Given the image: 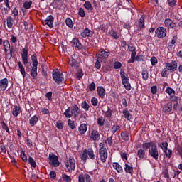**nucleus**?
Returning a JSON list of instances; mask_svg holds the SVG:
<instances>
[{
  "mask_svg": "<svg viewBox=\"0 0 182 182\" xmlns=\"http://www.w3.org/2000/svg\"><path fill=\"white\" fill-rule=\"evenodd\" d=\"M145 18L141 16L139 20L138 21V31H141V29H144L146 28L145 25Z\"/></svg>",
  "mask_w": 182,
  "mask_h": 182,
  "instance_id": "obj_23",
  "label": "nucleus"
},
{
  "mask_svg": "<svg viewBox=\"0 0 182 182\" xmlns=\"http://www.w3.org/2000/svg\"><path fill=\"white\" fill-rule=\"evenodd\" d=\"M110 56V53L107 52L105 50V49H101L100 50V54L98 55V60H100L101 62H105L106 59H107Z\"/></svg>",
  "mask_w": 182,
  "mask_h": 182,
  "instance_id": "obj_10",
  "label": "nucleus"
},
{
  "mask_svg": "<svg viewBox=\"0 0 182 182\" xmlns=\"http://www.w3.org/2000/svg\"><path fill=\"white\" fill-rule=\"evenodd\" d=\"M32 66L30 68L31 78L36 80L38 77V56L36 54L31 55Z\"/></svg>",
  "mask_w": 182,
  "mask_h": 182,
  "instance_id": "obj_2",
  "label": "nucleus"
},
{
  "mask_svg": "<svg viewBox=\"0 0 182 182\" xmlns=\"http://www.w3.org/2000/svg\"><path fill=\"white\" fill-rule=\"evenodd\" d=\"M87 154L88 155L89 159L91 160H95V152L93 151L92 148H88L87 149Z\"/></svg>",
  "mask_w": 182,
  "mask_h": 182,
  "instance_id": "obj_34",
  "label": "nucleus"
},
{
  "mask_svg": "<svg viewBox=\"0 0 182 182\" xmlns=\"http://www.w3.org/2000/svg\"><path fill=\"white\" fill-rule=\"evenodd\" d=\"M83 70L82 69H78L76 74L77 80H80V79L83 77Z\"/></svg>",
  "mask_w": 182,
  "mask_h": 182,
  "instance_id": "obj_48",
  "label": "nucleus"
},
{
  "mask_svg": "<svg viewBox=\"0 0 182 182\" xmlns=\"http://www.w3.org/2000/svg\"><path fill=\"white\" fill-rule=\"evenodd\" d=\"M85 176L83 173L79 175L78 182H85Z\"/></svg>",
  "mask_w": 182,
  "mask_h": 182,
  "instance_id": "obj_64",
  "label": "nucleus"
},
{
  "mask_svg": "<svg viewBox=\"0 0 182 182\" xmlns=\"http://www.w3.org/2000/svg\"><path fill=\"white\" fill-rule=\"evenodd\" d=\"M112 167L119 173V174H123V167L120 166V164L119 162H114L112 164Z\"/></svg>",
  "mask_w": 182,
  "mask_h": 182,
  "instance_id": "obj_24",
  "label": "nucleus"
},
{
  "mask_svg": "<svg viewBox=\"0 0 182 182\" xmlns=\"http://www.w3.org/2000/svg\"><path fill=\"white\" fill-rule=\"evenodd\" d=\"M97 123L98 126L103 127L105 126V119H103V116H101L97 119Z\"/></svg>",
  "mask_w": 182,
  "mask_h": 182,
  "instance_id": "obj_44",
  "label": "nucleus"
},
{
  "mask_svg": "<svg viewBox=\"0 0 182 182\" xmlns=\"http://www.w3.org/2000/svg\"><path fill=\"white\" fill-rule=\"evenodd\" d=\"M121 80L122 82L123 86H124L126 90H132V85L130 84V80L126 76V73L123 70V69H121V71L119 73Z\"/></svg>",
  "mask_w": 182,
  "mask_h": 182,
  "instance_id": "obj_4",
  "label": "nucleus"
},
{
  "mask_svg": "<svg viewBox=\"0 0 182 182\" xmlns=\"http://www.w3.org/2000/svg\"><path fill=\"white\" fill-rule=\"evenodd\" d=\"M121 137L124 141H129V132L127 131L122 132H121Z\"/></svg>",
  "mask_w": 182,
  "mask_h": 182,
  "instance_id": "obj_37",
  "label": "nucleus"
},
{
  "mask_svg": "<svg viewBox=\"0 0 182 182\" xmlns=\"http://www.w3.org/2000/svg\"><path fill=\"white\" fill-rule=\"evenodd\" d=\"M120 127L119 125H113L111 128V132L112 134H114L117 130H119Z\"/></svg>",
  "mask_w": 182,
  "mask_h": 182,
  "instance_id": "obj_55",
  "label": "nucleus"
},
{
  "mask_svg": "<svg viewBox=\"0 0 182 182\" xmlns=\"http://www.w3.org/2000/svg\"><path fill=\"white\" fill-rule=\"evenodd\" d=\"M17 65L18 66V68L20 69V73H21L23 77H26V71L25 70V67H23V65H22V63H21V61H18L17 63Z\"/></svg>",
  "mask_w": 182,
  "mask_h": 182,
  "instance_id": "obj_30",
  "label": "nucleus"
},
{
  "mask_svg": "<svg viewBox=\"0 0 182 182\" xmlns=\"http://www.w3.org/2000/svg\"><path fill=\"white\" fill-rule=\"evenodd\" d=\"M155 33L157 36V38L159 39H163L166 38V36L167 35V29L163 26L158 27L155 30Z\"/></svg>",
  "mask_w": 182,
  "mask_h": 182,
  "instance_id": "obj_8",
  "label": "nucleus"
},
{
  "mask_svg": "<svg viewBox=\"0 0 182 182\" xmlns=\"http://www.w3.org/2000/svg\"><path fill=\"white\" fill-rule=\"evenodd\" d=\"M87 159H89L87 149H84L81 156V160H82L84 163H86V160H87Z\"/></svg>",
  "mask_w": 182,
  "mask_h": 182,
  "instance_id": "obj_40",
  "label": "nucleus"
},
{
  "mask_svg": "<svg viewBox=\"0 0 182 182\" xmlns=\"http://www.w3.org/2000/svg\"><path fill=\"white\" fill-rule=\"evenodd\" d=\"M159 147L162 149L163 151H165L166 150L168 149V143H167V141H164L161 143V145Z\"/></svg>",
  "mask_w": 182,
  "mask_h": 182,
  "instance_id": "obj_51",
  "label": "nucleus"
},
{
  "mask_svg": "<svg viewBox=\"0 0 182 182\" xmlns=\"http://www.w3.org/2000/svg\"><path fill=\"white\" fill-rule=\"evenodd\" d=\"M90 139L94 141H99L100 140V134L97 131L93 130L90 135Z\"/></svg>",
  "mask_w": 182,
  "mask_h": 182,
  "instance_id": "obj_22",
  "label": "nucleus"
},
{
  "mask_svg": "<svg viewBox=\"0 0 182 182\" xmlns=\"http://www.w3.org/2000/svg\"><path fill=\"white\" fill-rule=\"evenodd\" d=\"M122 68V63L117 61L114 64V68L115 69H120Z\"/></svg>",
  "mask_w": 182,
  "mask_h": 182,
  "instance_id": "obj_63",
  "label": "nucleus"
},
{
  "mask_svg": "<svg viewBox=\"0 0 182 182\" xmlns=\"http://www.w3.org/2000/svg\"><path fill=\"white\" fill-rule=\"evenodd\" d=\"M80 113H82V110H80L79 106L76 104H73L65 109L64 112V116L66 119H70L72 117L77 119Z\"/></svg>",
  "mask_w": 182,
  "mask_h": 182,
  "instance_id": "obj_1",
  "label": "nucleus"
},
{
  "mask_svg": "<svg viewBox=\"0 0 182 182\" xmlns=\"http://www.w3.org/2000/svg\"><path fill=\"white\" fill-rule=\"evenodd\" d=\"M156 144V142L150 141V142H146L142 144V149L143 150H150L153 147L154 145Z\"/></svg>",
  "mask_w": 182,
  "mask_h": 182,
  "instance_id": "obj_28",
  "label": "nucleus"
},
{
  "mask_svg": "<svg viewBox=\"0 0 182 182\" xmlns=\"http://www.w3.org/2000/svg\"><path fill=\"white\" fill-rule=\"evenodd\" d=\"M28 163L31 167H33V168H36V162L35 161V159L32 158V156L28 157Z\"/></svg>",
  "mask_w": 182,
  "mask_h": 182,
  "instance_id": "obj_45",
  "label": "nucleus"
},
{
  "mask_svg": "<svg viewBox=\"0 0 182 182\" xmlns=\"http://www.w3.org/2000/svg\"><path fill=\"white\" fill-rule=\"evenodd\" d=\"M166 69L171 72H176V70H177V62L173 60L171 63H167Z\"/></svg>",
  "mask_w": 182,
  "mask_h": 182,
  "instance_id": "obj_13",
  "label": "nucleus"
},
{
  "mask_svg": "<svg viewBox=\"0 0 182 182\" xmlns=\"http://www.w3.org/2000/svg\"><path fill=\"white\" fill-rule=\"evenodd\" d=\"M38 122H39L38 115H34L29 119V124L31 127H33L34 126H36V124H38Z\"/></svg>",
  "mask_w": 182,
  "mask_h": 182,
  "instance_id": "obj_26",
  "label": "nucleus"
},
{
  "mask_svg": "<svg viewBox=\"0 0 182 182\" xmlns=\"http://www.w3.org/2000/svg\"><path fill=\"white\" fill-rule=\"evenodd\" d=\"M29 53V50L28 49V46H25V48L21 49V59L23 65L26 66L28 65V55Z\"/></svg>",
  "mask_w": 182,
  "mask_h": 182,
  "instance_id": "obj_9",
  "label": "nucleus"
},
{
  "mask_svg": "<svg viewBox=\"0 0 182 182\" xmlns=\"http://www.w3.org/2000/svg\"><path fill=\"white\" fill-rule=\"evenodd\" d=\"M99 103V101L97 100V98L92 97L91 98V104L92 106H97V104Z\"/></svg>",
  "mask_w": 182,
  "mask_h": 182,
  "instance_id": "obj_61",
  "label": "nucleus"
},
{
  "mask_svg": "<svg viewBox=\"0 0 182 182\" xmlns=\"http://www.w3.org/2000/svg\"><path fill=\"white\" fill-rule=\"evenodd\" d=\"M78 15L81 18H85L86 14H85V10L82 8H80L79 9V10H78Z\"/></svg>",
  "mask_w": 182,
  "mask_h": 182,
  "instance_id": "obj_59",
  "label": "nucleus"
},
{
  "mask_svg": "<svg viewBox=\"0 0 182 182\" xmlns=\"http://www.w3.org/2000/svg\"><path fill=\"white\" fill-rule=\"evenodd\" d=\"M166 93H167L169 95V97L171 96H173V95H176V90H174V89L168 87L166 90H165Z\"/></svg>",
  "mask_w": 182,
  "mask_h": 182,
  "instance_id": "obj_43",
  "label": "nucleus"
},
{
  "mask_svg": "<svg viewBox=\"0 0 182 182\" xmlns=\"http://www.w3.org/2000/svg\"><path fill=\"white\" fill-rule=\"evenodd\" d=\"M68 126L73 130L75 129V122L72 121V119H68Z\"/></svg>",
  "mask_w": 182,
  "mask_h": 182,
  "instance_id": "obj_56",
  "label": "nucleus"
},
{
  "mask_svg": "<svg viewBox=\"0 0 182 182\" xmlns=\"http://www.w3.org/2000/svg\"><path fill=\"white\" fill-rule=\"evenodd\" d=\"M164 25L168 29H174L176 26V23L170 18H166L164 20Z\"/></svg>",
  "mask_w": 182,
  "mask_h": 182,
  "instance_id": "obj_14",
  "label": "nucleus"
},
{
  "mask_svg": "<svg viewBox=\"0 0 182 182\" xmlns=\"http://www.w3.org/2000/svg\"><path fill=\"white\" fill-rule=\"evenodd\" d=\"M112 114H113V109H111L110 107H108L107 110L105 112L104 116L108 119V120H110V119H112Z\"/></svg>",
  "mask_w": 182,
  "mask_h": 182,
  "instance_id": "obj_33",
  "label": "nucleus"
},
{
  "mask_svg": "<svg viewBox=\"0 0 182 182\" xmlns=\"http://www.w3.org/2000/svg\"><path fill=\"white\" fill-rule=\"evenodd\" d=\"M173 110V102H167L162 108L164 113H170Z\"/></svg>",
  "mask_w": 182,
  "mask_h": 182,
  "instance_id": "obj_16",
  "label": "nucleus"
},
{
  "mask_svg": "<svg viewBox=\"0 0 182 182\" xmlns=\"http://www.w3.org/2000/svg\"><path fill=\"white\" fill-rule=\"evenodd\" d=\"M178 39V37H177V36H173L171 41H170V43H168V46H169V48H171V49H172V48L173 49L176 48V42Z\"/></svg>",
  "mask_w": 182,
  "mask_h": 182,
  "instance_id": "obj_29",
  "label": "nucleus"
},
{
  "mask_svg": "<svg viewBox=\"0 0 182 182\" xmlns=\"http://www.w3.org/2000/svg\"><path fill=\"white\" fill-rule=\"evenodd\" d=\"M1 128L3 130H5L8 134H11V132L9 131V128L8 127V125H6V123L5 122H1Z\"/></svg>",
  "mask_w": 182,
  "mask_h": 182,
  "instance_id": "obj_47",
  "label": "nucleus"
},
{
  "mask_svg": "<svg viewBox=\"0 0 182 182\" xmlns=\"http://www.w3.org/2000/svg\"><path fill=\"white\" fill-rule=\"evenodd\" d=\"M80 36L84 39H86V38H92V36H93V31L88 28H85L84 31L81 32Z\"/></svg>",
  "mask_w": 182,
  "mask_h": 182,
  "instance_id": "obj_12",
  "label": "nucleus"
},
{
  "mask_svg": "<svg viewBox=\"0 0 182 182\" xmlns=\"http://www.w3.org/2000/svg\"><path fill=\"white\" fill-rule=\"evenodd\" d=\"M63 179L65 182H70L72 181V178L70 176H68L66 173L63 174Z\"/></svg>",
  "mask_w": 182,
  "mask_h": 182,
  "instance_id": "obj_53",
  "label": "nucleus"
},
{
  "mask_svg": "<svg viewBox=\"0 0 182 182\" xmlns=\"http://www.w3.org/2000/svg\"><path fill=\"white\" fill-rule=\"evenodd\" d=\"M122 114L124 115V117L127 119V120H133V115L130 114L129 110L127 109H124L122 111Z\"/></svg>",
  "mask_w": 182,
  "mask_h": 182,
  "instance_id": "obj_31",
  "label": "nucleus"
},
{
  "mask_svg": "<svg viewBox=\"0 0 182 182\" xmlns=\"http://www.w3.org/2000/svg\"><path fill=\"white\" fill-rule=\"evenodd\" d=\"M97 92L99 97L101 99H105V96L106 95V90H105L103 86H98L97 87Z\"/></svg>",
  "mask_w": 182,
  "mask_h": 182,
  "instance_id": "obj_17",
  "label": "nucleus"
},
{
  "mask_svg": "<svg viewBox=\"0 0 182 182\" xmlns=\"http://www.w3.org/2000/svg\"><path fill=\"white\" fill-rule=\"evenodd\" d=\"M99 155L102 163H105L106 161V159H107V149L99 150Z\"/></svg>",
  "mask_w": 182,
  "mask_h": 182,
  "instance_id": "obj_18",
  "label": "nucleus"
},
{
  "mask_svg": "<svg viewBox=\"0 0 182 182\" xmlns=\"http://www.w3.org/2000/svg\"><path fill=\"white\" fill-rule=\"evenodd\" d=\"M10 42L11 43H16L18 42V38L16 36H14V34L10 35Z\"/></svg>",
  "mask_w": 182,
  "mask_h": 182,
  "instance_id": "obj_58",
  "label": "nucleus"
},
{
  "mask_svg": "<svg viewBox=\"0 0 182 182\" xmlns=\"http://www.w3.org/2000/svg\"><path fill=\"white\" fill-rule=\"evenodd\" d=\"M54 21H55V18L53 17L52 15H50L45 20V25H48L49 28H53Z\"/></svg>",
  "mask_w": 182,
  "mask_h": 182,
  "instance_id": "obj_21",
  "label": "nucleus"
},
{
  "mask_svg": "<svg viewBox=\"0 0 182 182\" xmlns=\"http://www.w3.org/2000/svg\"><path fill=\"white\" fill-rule=\"evenodd\" d=\"M136 156L139 157V160H147V154H146L144 149H139Z\"/></svg>",
  "mask_w": 182,
  "mask_h": 182,
  "instance_id": "obj_15",
  "label": "nucleus"
},
{
  "mask_svg": "<svg viewBox=\"0 0 182 182\" xmlns=\"http://www.w3.org/2000/svg\"><path fill=\"white\" fill-rule=\"evenodd\" d=\"M164 153H165L166 159H171V156H173V151L171 149H166L164 151Z\"/></svg>",
  "mask_w": 182,
  "mask_h": 182,
  "instance_id": "obj_46",
  "label": "nucleus"
},
{
  "mask_svg": "<svg viewBox=\"0 0 182 182\" xmlns=\"http://www.w3.org/2000/svg\"><path fill=\"white\" fill-rule=\"evenodd\" d=\"M6 22L7 28H9V29H11L12 26H14V18H12L11 16L7 17Z\"/></svg>",
  "mask_w": 182,
  "mask_h": 182,
  "instance_id": "obj_38",
  "label": "nucleus"
},
{
  "mask_svg": "<svg viewBox=\"0 0 182 182\" xmlns=\"http://www.w3.org/2000/svg\"><path fill=\"white\" fill-rule=\"evenodd\" d=\"M124 170L125 173H127V174H133V171H134L133 165H132V164L129 162L125 163V166L124 168Z\"/></svg>",
  "mask_w": 182,
  "mask_h": 182,
  "instance_id": "obj_20",
  "label": "nucleus"
},
{
  "mask_svg": "<svg viewBox=\"0 0 182 182\" xmlns=\"http://www.w3.org/2000/svg\"><path fill=\"white\" fill-rule=\"evenodd\" d=\"M21 157L23 161H24V163H28V157L26 156L25 151H21Z\"/></svg>",
  "mask_w": 182,
  "mask_h": 182,
  "instance_id": "obj_57",
  "label": "nucleus"
},
{
  "mask_svg": "<svg viewBox=\"0 0 182 182\" xmlns=\"http://www.w3.org/2000/svg\"><path fill=\"white\" fill-rule=\"evenodd\" d=\"M141 75L143 80H149V71H147V69L142 70Z\"/></svg>",
  "mask_w": 182,
  "mask_h": 182,
  "instance_id": "obj_42",
  "label": "nucleus"
},
{
  "mask_svg": "<svg viewBox=\"0 0 182 182\" xmlns=\"http://www.w3.org/2000/svg\"><path fill=\"white\" fill-rule=\"evenodd\" d=\"M109 35L112 38H113V39H119L120 38V33H119V32L112 30L109 32Z\"/></svg>",
  "mask_w": 182,
  "mask_h": 182,
  "instance_id": "obj_35",
  "label": "nucleus"
},
{
  "mask_svg": "<svg viewBox=\"0 0 182 182\" xmlns=\"http://www.w3.org/2000/svg\"><path fill=\"white\" fill-rule=\"evenodd\" d=\"M149 155L154 160H159V149H157V144L152 145V147L149 149Z\"/></svg>",
  "mask_w": 182,
  "mask_h": 182,
  "instance_id": "obj_7",
  "label": "nucleus"
},
{
  "mask_svg": "<svg viewBox=\"0 0 182 182\" xmlns=\"http://www.w3.org/2000/svg\"><path fill=\"white\" fill-rule=\"evenodd\" d=\"M21 112H22L21 110V107L18 106V105H14L13 110H12V114L13 116H14V117H18V116H19V114H21Z\"/></svg>",
  "mask_w": 182,
  "mask_h": 182,
  "instance_id": "obj_27",
  "label": "nucleus"
},
{
  "mask_svg": "<svg viewBox=\"0 0 182 182\" xmlns=\"http://www.w3.org/2000/svg\"><path fill=\"white\" fill-rule=\"evenodd\" d=\"M169 100H170L169 102L175 103L177 102H180L181 100V97L176 95V94H173V95H171L169 97Z\"/></svg>",
  "mask_w": 182,
  "mask_h": 182,
  "instance_id": "obj_32",
  "label": "nucleus"
},
{
  "mask_svg": "<svg viewBox=\"0 0 182 182\" xmlns=\"http://www.w3.org/2000/svg\"><path fill=\"white\" fill-rule=\"evenodd\" d=\"M65 23L68 28H73V21L72 19H70V18H66Z\"/></svg>",
  "mask_w": 182,
  "mask_h": 182,
  "instance_id": "obj_50",
  "label": "nucleus"
},
{
  "mask_svg": "<svg viewBox=\"0 0 182 182\" xmlns=\"http://www.w3.org/2000/svg\"><path fill=\"white\" fill-rule=\"evenodd\" d=\"M78 131L80 134H85L86 132H87V124H80L78 127Z\"/></svg>",
  "mask_w": 182,
  "mask_h": 182,
  "instance_id": "obj_25",
  "label": "nucleus"
},
{
  "mask_svg": "<svg viewBox=\"0 0 182 182\" xmlns=\"http://www.w3.org/2000/svg\"><path fill=\"white\" fill-rule=\"evenodd\" d=\"M81 107L85 112H89V109H90V105L87 103V102H86V100L81 103Z\"/></svg>",
  "mask_w": 182,
  "mask_h": 182,
  "instance_id": "obj_41",
  "label": "nucleus"
},
{
  "mask_svg": "<svg viewBox=\"0 0 182 182\" xmlns=\"http://www.w3.org/2000/svg\"><path fill=\"white\" fill-rule=\"evenodd\" d=\"M105 143H107V144L111 147V146H113V136H108L107 139L105 140Z\"/></svg>",
  "mask_w": 182,
  "mask_h": 182,
  "instance_id": "obj_49",
  "label": "nucleus"
},
{
  "mask_svg": "<svg viewBox=\"0 0 182 182\" xmlns=\"http://www.w3.org/2000/svg\"><path fill=\"white\" fill-rule=\"evenodd\" d=\"M53 80L56 83V85H60L65 82V77L63 74L59 71V69L56 68L53 70L52 73Z\"/></svg>",
  "mask_w": 182,
  "mask_h": 182,
  "instance_id": "obj_3",
  "label": "nucleus"
},
{
  "mask_svg": "<svg viewBox=\"0 0 182 182\" xmlns=\"http://www.w3.org/2000/svg\"><path fill=\"white\" fill-rule=\"evenodd\" d=\"M48 164L52 167H59L60 162H59V157L55 154H49L48 155Z\"/></svg>",
  "mask_w": 182,
  "mask_h": 182,
  "instance_id": "obj_5",
  "label": "nucleus"
},
{
  "mask_svg": "<svg viewBox=\"0 0 182 182\" xmlns=\"http://www.w3.org/2000/svg\"><path fill=\"white\" fill-rule=\"evenodd\" d=\"M32 6V1H25L23 6L25 9H29Z\"/></svg>",
  "mask_w": 182,
  "mask_h": 182,
  "instance_id": "obj_54",
  "label": "nucleus"
},
{
  "mask_svg": "<svg viewBox=\"0 0 182 182\" xmlns=\"http://www.w3.org/2000/svg\"><path fill=\"white\" fill-rule=\"evenodd\" d=\"M176 154L182 159V146L178 145L176 149Z\"/></svg>",
  "mask_w": 182,
  "mask_h": 182,
  "instance_id": "obj_52",
  "label": "nucleus"
},
{
  "mask_svg": "<svg viewBox=\"0 0 182 182\" xmlns=\"http://www.w3.org/2000/svg\"><path fill=\"white\" fill-rule=\"evenodd\" d=\"M157 58L156 57H151V63L152 66H156L157 65Z\"/></svg>",
  "mask_w": 182,
  "mask_h": 182,
  "instance_id": "obj_62",
  "label": "nucleus"
},
{
  "mask_svg": "<svg viewBox=\"0 0 182 182\" xmlns=\"http://www.w3.org/2000/svg\"><path fill=\"white\" fill-rule=\"evenodd\" d=\"M71 43L73 48H75L77 50H82V49H83V45H82V43L80 42L79 38H73Z\"/></svg>",
  "mask_w": 182,
  "mask_h": 182,
  "instance_id": "obj_11",
  "label": "nucleus"
},
{
  "mask_svg": "<svg viewBox=\"0 0 182 182\" xmlns=\"http://www.w3.org/2000/svg\"><path fill=\"white\" fill-rule=\"evenodd\" d=\"M90 92H95L96 90V84L95 82H92L89 85Z\"/></svg>",
  "mask_w": 182,
  "mask_h": 182,
  "instance_id": "obj_60",
  "label": "nucleus"
},
{
  "mask_svg": "<svg viewBox=\"0 0 182 182\" xmlns=\"http://www.w3.org/2000/svg\"><path fill=\"white\" fill-rule=\"evenodd\" d=\"M71 68L76 67L77 68V65H79V63H77V60H76L75 58H73V56L71 55V59L68 62Z\"/></svg>",
  "mask_w": 182,
  "mask_h": 182,
  "instance_id": "obj_36",
  "label": "nucleus"
},
{
  "mask_svg": "<svg viewBox=\"0 0 182 182\" xmlns=\"http://www.w3.org/2000/svg\"><path fill=\"white\" fill-rule=\"evenodd\" d=\"M65 166L67 167L68 171H74L76 168V161L73 156H70L68 160L65 161Z\"/></svg>",
  "mask_w": 182,
  "mask_h": 182,
  "instance_id": "obj_6",
  "label": "nucleus"
},
{
  "mask_svg": "<svg viewBox=\"0 0 182 182\" xmlns=\"http://www.w3.org/2000/svg\"><path fill=\"white\" fill-rule=\"evenodd\" d=\"M8 78L1 79L0 80V89H1L3 92H5V90H6V89L8 88Z\"/></svg>",
  "mask_w": 182,
  "mask_h": 182,
  "instance_id": "obj_19",
  "label": "nucleus"
},
{
  "mask_svg": "<svg viewBox=\"0 0 182 182\" xmlns=\"http://www.w3.org/2000/svg\"><path fill=\"white\" fill-rule=\"evenodd\" d=\"M83 6L87 11H93V6H92V4L89 1H86L84 4Z\"/></svg>",
  "mask_w": 182,
  "mask_h": 182,
  "instance_id": "obj_39",
  "label": "nucleus"
}]
</instances>
